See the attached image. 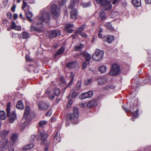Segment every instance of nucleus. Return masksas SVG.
<instances>
[{
    "label": "nucleus",
    "mask_w": 151,
    "mask_h": 151,
    "mask_svg": "<svg viewBox=\"0 0 151 151\" xmlns=\"http://www.w3.org/2000/svg\"><path fill=\"white\" fill-rule=\"evenodd\" d=\"M50 20V14L46 12H41L32 24L30 27V31H37L41 32L43 31L42 22L48 23Z\"/></svg>",
    "instance_id": "obj_1"
},
{
    "label": "nucleus",
    "mask_w": 151,
    "mask_h": 151,
    "mask_svg": "<svg viewBox=\"0 0 151 151\" xmlns=\"http://www.w3.org/2000/svg\"><path fill=\"white\" fill-rule=\"evenodd\" d=\"M29 116L30 117H29V118L32 117L30 112L29 107L27 106L25 110L23 118L20 124V128L21 130H22L24 127L27 125L28 122L27 120V119L29 117Z\"/></svg>",
    "instance_id": "obj_2"
},
{
    "label": "nucleus",
    "mask_w": 151,
    "mask_h": 151,
    "mask_svg": "<svg viewBox=\"0 0 151 151\" xmlns=\"http://www.w3.org/2000/svg\"><path fill=\"white\" fill-rule=\"evenodd\" d=\"M11 106V103L9 102L6 108V111L7 116L8 117H9V122L10 123H13L15 119H16L17 117L15 111H13L11 113H10Z\"/></svg>",
    "instance_id": "obj_3"
},
{
    "label": "nucleus",
    "mask_w": 151,
    "mask_h": 151,
    "mask_svg": "<svg viewBox=\"0 0 151 151\" xmlns=\"http://www.w3.org/2000/svg\"><path fill=\"white\" fill-rule=\"evenodd\" d=\"M50 12L52 16L54 18H55L58 17L59 15V9L58 7L56 4H53L52 2L50 3Z\"/></svg>",
    "instance_id": "obj_4"
},
{
    "label": "nucleus",
    "mask_w": 151,
    "mask_h": 151,
    "mask_svg": "<svg viewBox=\"0 0 151 151\" xmlns=\"http://www.w3.org/2000/svg\"><path fill=\"white\" fill-rule=\"evenodd\" d=\"M121 72L119 66L117 64H114L112 65L109 74L112 76L119 74Z\"/></svg>",
    "instance_id": "obj_5"
},
{
    "label": "nucleus",
    "mask_w": 151,
    "mask_h": 151,
    "mask_svg": "<svg viewBox=\"0 0 151 151\" xmlns=\"http://www.w3.org/2000/svg\"><path fill=\"white\" fill-rule=\"evenodd\" d=\"M104 54V52L99 49L96 50L95 53L93 55L92 58L93 60L96 61L100 60Z\"/></svg>",
    "instance_id": "obj_6"
},
{
    "label": "nucleus",
    "mask_w": 151,
    "mask_h": 151,
    "mask_svg": "<svg viewBox=\"0 0 151 151\" xmlns=\"http://www.w3.org/2000/svg\"><path fill=\"white\" fill-rule=\"evenodd\" d=\"M8 141L5 138H3L0 140V151H2L9 148Z\"/></svg>",
    "instance_id": "obj_7"
},
{
    "label": "nucleus",
    "mask_w": 151,
    "mask_h": 151,
    "mask_svg": "<svg viewBox=\"0 0 151 151\" xmlns=\"http://www.w3.org/2000/svg\"><path fill=\"white\" fill-rule=\"evenodd\" d=\"M48 134L46 133H44L43 132H40L39 133L37 137V139L38 140H42L41 142V145H43L47 139Z\"/></svg>",
    "instance_id": "obj_8"
},
{
    "label": "nucleus",
    "mask_w": 151,
    "mask_h": 151,
    "mask_svg": "<svg viewBox=\"0 0 151 151\" xmlns=\"http://www.w3.org/2000/svg\"><path fill=\"white\" fill-rule=\"evenodd\" d=\"M60 31L57 29L52 30L49 32L48 35L51 38H53L60 35Z\"/></svg>",
    "instance_id": "obj_9"
},
{
    "label": "nucleus",
    "mask_w": 151,
    "mask_h": 151,
    "mask_svg": "<svg viewBox=\"0 0 151 151\" xmlns=\"http://www.w3.org/2000/svg\"><path fill=\"white\" fill-rule=\"evenodd\" d=\"M93 91H90L87 92L82 93L80 96V98L82 99H85L87 98H91L93 96Z\"/></svg>",
    "instance_id": "obj_10"
},
{
    "label": "nucleus",
    "mask_w": 151,
    "mask_h": 151,
    "mask_svg": "<svg viewBox=\"0 0 151 151\" xmlns=\"http://www.w3.org/2000/svg\"><path fill=\"white\" fill-rule=\"evenodd\" d=\"M49 105L46 103L44 102L40 103L38 105V107L40 109L42 110H47L48 107Z\"/></svg>",
    "instance_id": "obj_11"
},
{
    "label": "nucleus",
    "mask_w": 151,
    "mask_h": 151,
    "mask_svg": "<svg viewBox=\"0 0 151 151\" xmlns=\"http://www.w3.org/2000/svg\"><path fill=\"white\" fill-rule=\"evenodd\" d=\"M108 78L106 77H103L99 78L98 79V83L99 85L106 84L108 82Z\"/></svg>",
    "instance_id": "obj_12"
},
{
    "label": "nucleus",
    "mask_w": 151,
    "mask_h": 151,
    "mask_svg": "<svg viewBox=\"0 0 151 151\" xmlns=\"http://www.w3.org/2000/svg\"><path fill=\"white\" fill-rule=\"evenodd\" d=\"M97 105L96 100L89 101L86 102V107L88 108H91L92 107H96Z\"/></svg>",
    "instance_id": "obj_13"
},
{
    "label": "nucleus",
    "mask_w": 151,
    "mask_h": 151,
    "mask_svg": "<svg viewBox=\"0 0 151 151\" xmlns=\"http://www.w3.org/2000/svg\"><path fill=\"white\" fill-rule=\"evenodd\" d=\"M18 137L16 133L12 134L11 137L10 144L13 145L16 141Z\"/></svg>",
    "instance_id": "obj_14"
},
{
    "label": "nucleus",
    "mask_w": 151,
    "mask_h": 151,
    "mask_svg": "<svg viewBox=\"0 0 151 151\" xmlns=\"http://www.w3.org/2000/svg\"><path fill=\"white\" fill-rule=\"evenodd\" d=\"M114 37L111 35H108L105 36L103 38V40L109 43H110L114 40Z\"/></svg>",
    "instance_id": "obj_15"
},
{
    "label": "nucleus",
    "mask_w": 151,
    "mask_h": 151,
    "mask_svg": "<svg viewBox=\"0 0 151 151\" xmlns=\"http://www.w3.org/2000/svg\"><path fill=\"white\" fill-rule=\"evenodd\" d=\"M78 14V11L76 9H73L70 12V17L73 19H76Z\"/></svg>",
    "instance_id": "obj_16"
},
{
    "label": "nucleus",
    "mask_w": 151,
    "mask_h": 151,
    "mask_svg": "<svg viewBox=\"0 0 151 151\" xmlns=\"http://www.w3.org/2000/svg\"><path fill=\"white\" fill-rule=\"evenodd\" d=\"M110 1L108 3L105 4L104 5L102 6H104L103 9L104 10H107L108 11H110L112 7V6L111 4H110Z\"/></svg>",
    "instance_id": "obj_17"
},
{
    "label": "nucleus",
    "mask_w": 151,
    "mask_h": 151,
    "mask_svg": "<svg viewBox=\"0 0 151 151\" xmlns=\"http://www.w3.org/2000/svg\"><path fill=\"white\" fill-rule=\"evenodd\" d=\"M66 2V1L65 0H62L60 2L59 4L60 8L62 9L63 10L65 11H66L67 10V7L65 4Z\"/></svg>",
    "instance_id": "obj_18"
},
{
    "label": "nucleus",
    "mask_w": 151,
    "mask_h": 151,
    "mask_svg": "<svg viewBox=\"0 0 151 151\" xmlns=\"http://www.w3.org/2000/svg\"><path fill=\"white\" fill-rule=\"evenodd\" d=\"M78 66V65L77 64L76 62V61L70 62L68 63L66 65L67 67L70 68H74Z\"/></svg>",
    "instance_id": "obj_19"
},
{
    "label": "nucleus",
    "mask_w": 151,
    "mask_h": 151,
    "mask_svg": "<svg viewBox=\"0 0 151 151\" xmlns=\"http://www.w3.org/2000/svg\"><path fill=\"white\" fill-rule=\"evenodd\" d=\"M81 54L84 56L87 61H89L91 58V55L86 52H83L81 53Z\"/></svg>",
    "instance_id": "obj_20"
},
{
    "label": "nucleus",
    "mask_w": 151,
    "mask_h": 151,
    "mask_svg": "<svg viewBox=\"0 0 151 151\" xmlns=\"http://www.w3.org/2000/svg\"><path fill=\"white\" fill-rule=\"evenodd\" d=\"M115 87L112 84H109L107 85L103 88V90L105 91H107L114 88Z\"/></svg>",
    "instance_id": "obj_21"
},
{
    "label": "nucleus",
    "mask_w": 151,
    "mask_h": 151,
    "mask_svg": "<svg viewBox=\"0 0 151 151\" xmlns=\"http://www.w3.org/2000/svg\"><path fill=\"white\" fill-rule=\"evenodd\" d=\"M54 141L57 143L59 142L60 141L61 137H60L59 134L58 133V132H57L55 134L54 137Z\"/></svg>",
    "instance_id": "obj_22"
},
{
    "label": "nucleus",
    "mask_w": 151,
    "mask_h": 151,
    "mask_svg": "<svg viewBox=\"0 0 151 151\" xmlns=\"http://www.w3.org/2000/svg\"><path fill=\"white\" fill-rule=\"evenodd\" d=\"M11 28L12 29H14L17 31H20L21 29V27L20 26H18L16 25L14 22H13L11 26Z\"/></svg>",
    "instance_id": "obj_23"
},
{
    "label": "nucleus",
    "mask_w": 151,
    "mask_h": 151,
    "mask_svg": "<svg viewBox=\"0 0 151 151\" xmlns=\"http://www.w3.org/2000/svg\"><path fill=\"white\" fill-rule=\"evenodd\" d=\"M73 114L75 118H77L79 116V114L78 108L76 107H75L73 109Z\"/></svg>",
    "instance_id": "obj_24"
},
{
    "label": "nucleus",
    "mask_w": 151,
    "mask_h": 151,
    "mask_svg": "<svg viewBox=\"0 0 151 151\" xmlns=\"http://www.w3.org/2000/svg\"><path fill=\"white\" fill-rule=\"evenodd\" d=\"M132 4L136 7H139L141 4V0H132Z\"/></svg>",
    "instance_id": "obj_25"
},
{
    "label": "nucleus",
    "mask_w": 151,
    "mask_h": 151,
    "mask_svg": "<svg viewBox=\"0 0 151 151\" xmlns=\"http://www.w3.org/2000/svg\"><path fill=\"white\" fill-rule=\"evenodd\" d=\"M26 16L27 20L30 22H32V19L31 18L33 16V14L30 11H28L26 13Z\"/></svg>",
    "instance_id": "obj_26"
},
{
    "label": "nucleus",
    "mask_w": 151,
    "mask_h": 151,
    "mask_svg": "<svg viewBox=\"0 0 151 151\" xmlns=\"http://www.w3.org/2000/svg\"><path fill=\"white\" fill-rule=\"evenodd\" d=\"M96 3L100 4L101 6L104 5L106 3H108L110 2L109 0H96Z\"/></svg>",
    "instance_id": "obj_27"
},
{
    "label": "nucleus",
    "mask_w": 151,
    "mask_h": 151,
    "mask_svg": "<svg viewBox=\"0 0 151 151\" xmlns=\"http://www.w3.org/2000/svg\"><path fill=\"white\" fill-rule=\"evenodd\" d=\"M104 25L110 31H113L114 30V27L112 26V24L110 23H106Z\"/></svg>",
    "instance_id": "obj_28"
},
{
    "label": "nucleus",
    "mask_w": 151,
    "mask_h": 151,
    "mask_svg": "<svg viewBox=\"0 0 151 151\" xmlns=\"http://www.w3.org/2000/svg\"><path fill=\"white\" fill-rule=\"evenodd\" d=\"M16 107L19 109H24V106L21 101H18V104L16 105Z\"/></svg>",
    "instance_id": "obj_29"
},
{
    "label": "nucleus",
    "mask_w": 151,
    "mask_h": 151,
    "mask_svg": "<svg viewBox=\"0 0 151 151\" xmlns=\"http://www.w3.org/2000/svg\"><path fill=\"white\" fill-rule=\"evenodd\" d=\"M64 50L65 49L62 46L56 52L55 54V57L62 54L64 52Z\"/></svg>",
    "instance_id": "obj_30"
},
{
    "label": "nucleus",
    "mask_w": 151,
    "mask_h": 151,
    "mask_svg": "<svg viewBox=\"0 0 151 151\" xmlns=\"http://www.w3.org/2000/svg\"><path fill=\"white\" fill-rule=\"evenodd\" d=\"M106 70V67L104 65H103L100 66L99 68V70L101 73H104Z\"/></svg>",
    "instance_id": "obj_31"
},
{
    "label": "nucleus",
    "mask_w": 151,
    "mask_h": 151,
    "mask_svg": "<svg viewBox=\"0 0 151 151\" xmlns=\"http://www.w3.org/2000/svg\"><path fill=\"white\" fill-rule=\"evenodd\" d=\"M138 110L137 109L134 112H132V119L133 121H134L133 119V118H137L138 117Z\"/></svg>",
    "instance_id": "obj_32"
},
{
    "label": "nucleus",
    "mask_w": 151,
    "mask_h": 151,
    "mask_svg": "<svg viewBox=\"0 0 151 151\" xmlns=\"http://www.w3.org/2000/svg\"><path fill=\"white\" fill-rule=\"evenodd\" d=\"M0 118L2 120H4L6 118L5 112L4 111H0Z\"/></svg>",
    "instance_id": "obj_33"
},
{
    "label": "nucleus",
    "mask_w": 151,
    "mask_h": 151,
    "mask_svg": "<svg viewBox=\"0 0 151 151\" xmlns=\"http://www.w3.org/2000/svg\"><path fill=\"white\" fill-rule=\"evenodd\" d=\"M75 76V74L71 72L70 73V79L71 80L70 82L69 83L67 86H70L72 84V82H73V80Z\"/></svg>",
    "instance_id": "obj_34"
},
{
    "label": "nucleus",
    "mask_w": 151,
    "mask_h": 151,
    "mask_svg": "<svg viewBox=\"0 0 151 151\" xmlns=\"http://www.w3.org/2000/svg\"><path fill=\"white\" fill-rule=\"evenodd\" d=\"M9 130H8L7 131L5 130H3L1 132L0 135L2 137H6L8 135L9 133Z\"/></svg>",
    "instance_id": "obj_35"
},
{
    "label": "nucleus",
    "mask_w": 151,
    "mask_h": 151,
    "mask_svg": "<svg viewBox=\"0 0 151 151\" xmlns=\"http://www.w3.org/2000/svg\"><path fill=\"white\" fill-rule=\"evenodd\" d=\"M83 45L81 44L79 45H78L75 46L74 50L76 51H78L81 50L83 47Z\"/></svg>",
    "instance_id": "obj_36"
},
{
    "label": "nucleus",
    "mask_w": 151,
    "mask_h": 151,
    "mask_svg": "<svg viewBox=\"0 0 151 151\" xmlns=\"http://www.w3.org/2000/svg\"><path fill=\"white\" fill-rule=\"evenodd\" d=\"M105 12L104 10H101L99 13V17L101 18L102 20L105 19Z\"/></svg>",
    "instance_id": "obj_37"
},
{
    "label": "nucleus",
    "mask_w": 151,
    "mask_h": 151,
    "mask_svg": "<svg viewBox=\"0 0 151 151\" xmlns=\"http://www.w3.org/2000/svg\"><path fill=\"white\" fill-rule=\"evenodd\" d=\"M86 27L85 25H82L80 27L78 28L76 31V33H80L81 32H82V31Z\"/></svg>",
    "instance_id": "obj_38"
},
{
    "label": "nucleus",
    "mask_w": 151,
    "mask_h": 151,
    "mask_svg": "<svg viewBox=\"0 0 151 151\" xmlns=\"http://www.w3.org/2000/svg\"><path fill=\"white\" fill-rule=\"evenodd\" d=\"M74 0H71L68 7L70 9H73L75 6Z\"/></svg>",
    "instance_id": "obj_39"
},
{
    "label": "nucleus",
    "mask_w": 151,
    "mask_h": 151,
    "mask_svg": "<svg viewBox=\"0 0 151 151\" xmlns=\"http://www.w3.org/2000/svg\"><path fill=\"white\" fill-rule=\"evenodd\" d=\"M81 5L83 8H86L90 6H91V4L90 2L82 3H81Z\"/></svg>",
    "instance_id": "obj_40"
},
{
    "label": "nucleus",
    "mask_w": 151,
    "mask_h": 151,
    "mask_svg": "<svg viewBox=\"0 0 151 151\" xmlns=\"http://www.w3.org/2000/svg\"><path fill=\"white\" fill-rule=\"evenodd\" d=\"M150 76H148V78L144 80L143 81L144 83H142V85H144L145 84L150 83L151 82V80L150 79Z\"/></svg>",
    "instance_id": "obj_41"
},
{
    "label": "nucleus",
    "mask_w": 151,
    "mask_h": 151,
    "mask_svg": "<svg viewBox=\"0 0 151 151\" xmlns=\"http://www.w3.org/2000/svg\"><path fill=\"white\" fill-rule=\"evenodd\" d=\"M25 8H27V9H29V6L27 4V3L25 1H23V6L22 9H24Z\"/></svg>",
    "instance_id": "obj_42"
},
{
    "label": "nucleus",
    "mask_w": 151,
    "mask_h": 151,
    "mask_svg": "<svg viewBox=\"0 0 151 151\" xmlns=\"http://www.w3.org/2000/svg\"><path fill=\"white\" fill-rule=\"evenodd\" d=\"M22 38L23 39L27 38L29 36V34L28 32H22Z\"/></svg>",
    "instance_id": "obj_43"
},
{
    "label": "nucleus",
    "mask_w": 151,
    "mask_h": 151,
    "mask_svg": "<svg viewBox=\"0 0 151 151\" xmlns=\"http://www.w3.org/2000/svg\"><path fill=\"white\" fill-rule=\"evenodd\" d=\"M73 114L71 113L69 114L67 117V119H68L70 120H72L73 119L74 117V116H73Z\"/></svg>",
    "instance_id": "obj_44"
},
{
    "label": "nucleus",
    "mask_w": 151,
    "mask_h": 151,
    "mask_svg": "<svg viewBox=\"0 0 151 151\" xmlns=\"http://www.w3.org/2000/svg\"><path fill=\"white\" fill-rule=\"evenodd\" d=\"M47 123V122L43 120L40 121L39 124V126L40 127H42L45 125Z\"/></svg>",
    "instance_id": "obj_45"
},
{
    "label": "nucleus",
    "mask_w": 151,
    "mask_h": 151,
    "mask_svg": "<svg viewBox=\"0 0 151 151\" xmlns=\"http://www.w3.org/2000/svg\"><path fill=\"white\" fill-rule=\"evenodd\" d=\"M92 80L91 79H89L86 80L85 81L84 84L85 86H88L91 83Z\"/></svg>",
    "instance_id": "obj_46"
},
{
    "label": "nucleus",
    "mask_w": 151,
    "mask_h": 151,
    "mask_svg": "<svg viewBox=\"0 0 151 151\" xmlns=\"http://www.w3.org/2000/svg\"><path fill=\"white\" fill-rule=\"evenodd\" d=\"M53 92L55 96H57L59 94L60 91L58 88H55L53 90Z\"/></svg>",
    "instance_id": "obj_47"
},
{
    "label": "nucleus",
    "mask_w": 151,
    "mask_h": 151,
    "mask_svg": "<svg viewBox=\"0 0 151 151\" xmlns=\"http://www.w3.org/2000/svg\"><path fill=\"white\" fill-rule=\"evenodd\" d=\"M71 92L72 93V94L71 96V97L72 98H75L78 95V93L75 92L74 91V89H72L71 91Z\"/></svg>",
    "instance_id": "obj_48"
},
{
    "label": "nucleus",
    "mask_w": 151,
    "mask_h": 151,
    "mask_svg": "<svg viewBox=\"0 0 151 151\" xmlns=\"http://www.w3.org/2000/svg\"><path fill=\"white\" fill-rule=\"evenodd\" d=\"M34 147V145L33 144H30L28 145H27L25 147V149H30L32 148H33Z\"/></svg>",
    "instance_id": "obj_49"
},
{
    "label": "nucleus",
    "mask_w": 151,
    "mask_h": 151,
    "mask_svg": "<svg viewBox=\"0 0 151 151\" xmlns=\"http://www.w3.org/2000/svg\"><path fill=\"white\" fill-rule=\"evenodd\" d=\"M73 26V25L72 24H68L65 26V30H67L70 29Z\"/></svg>",
    "instance_id": "obj_50"
},
{
    "label": "nucleus",
    "mask_w": 151,
    "mask_h": 151,
    "mask_svg": "<svg viewBox=\"0 0 151 151\" xmlns=\"http://www.w3.org/2000/svg\"><path fill=\"white\" fill-rule=\"evenodd\" d=\"M81 82L80 81H78L77 83V84L76 86V90H78L80 88L81 86Z\"/></svg>",
    "instance_id": "obj_51"
},
{
    "label": "nucleus",
    "mask_w": 151,
    "mask_h": 151,
    "mask_svg": "<svg viewBox=\"0 0 151 151\" xmlns=\"http://www.w3.org/2000/svg\"><path fill=\"white\" fill-rule=\"evenodd\" d=\"M52 111L51 110H50L46 114L45 116H47L49 117L52 114Z\"/></svg>",
    "instance_id": "obj_52"
},
{
    "label": "nucleus",
    "mask_w": 151,
    "mask_h": 151,
    "mask_svg": "<svg viewBox=\"0 0 151 151\" xmlns=\"http://www.w3.org/2000/svg\"><path fill=\"white\" fill-rule=\"evenodd\" d=\"M86 103H81L80 104V106L81 107H86Z\"/></svg>",
    "instance_id": "obj_53"
},
{
    "label": "nucleus",
    "mask_w": 151,
    "mask_h": 151,
    "mask_svg": "<svg viewBox=\"0 0 151 151\" xmlns=\"http://www.w3.org/2000/svg\"><path fill=\"white\" fill-rule=\"evenodd\" d=\"M87 66L86 63V62H84L82 64V69H85Z\"/></svg>",
    "instance_id": "obj_54"
},
{
    "label": "nucleus",
    "mask_w": 151,
    "mask_h": 151,
    "mask_svg": "<svg viewBox=\"0 0 151 151\" xmlns=\"http://www.w3.org/2000/svg\"><path fill=\"white\" fill-rule=\"evenodd\" d=\"M80 35L84 37V38H86L87 37V35L85 34L83 32H81L80 33Z\"/></svg>",
    "instance_id": "obj_55"
},
{
    "label": "nucleus",
    "mask_w": 151,
    "mask_h": 151,
    "mask_svg": "<svg viewBox=\"0 0 151 151\" xmlns=\"http://www.w3.org/2000/svg\"><path fill=\"white\" fill-rule=\"evenodd\" d=\"M6 15L7 17L9 19H10L12 17V14L10 12H8L6 13Z\"/></svg>",
    "instance_id": "obj_56"
},
{
    "label": "nucleus",
    "mask_w": 151,
    "mask_h": 151,
    "mask_svg": "<svg viewBox=\"0 0 151 151\" xmlns=\"http://www.w3.org/2000/svg\"><path fill=\"white\" fill-rule=\"evenodd\" d=\"M72 100H70L69 101L67 105V107L68 108H69L72 105Z\"/></svg>",
    "instance_id": "obj_57"
},
{
    "label": "nucleus",
    "mask_w": 151,
    "mask_h": 151,
    "mask_svg": "<svg viewBox=\"0 0 151 151\" xmlns=\"http://www.w3.org/2000/svg\"><path fill=\"white\" fill-rule=\"evenodd\" d=\"M16 7V5L15 4H14L11 8V10L13 12H14L15 11V9Z\"/></svg>",
    "instance_id": "obj_58"
},
{
    "label": "nucleus",
    "mask_w": 151,
    "mask_h": 151,
    "mask_svg": "<svg viewBox=\"0 0 151 151\" xmlns=\"http://www.w3.org/2000/svg\"><path fill=\"white\" fill-rule=\"evenodd\" d=\"M26 59L27 61H30L31 60L29 58V57L27 55H26Z\"/></svg>",
    "instance_id": "obj_59"
},
{
    "label": "nucleus",
    "mask_w": 151,
    "mask_h": 151,
    "mask_svg": "<svg viewBox=\"0 0 151 151\" xmlns=\"http://www.w3.org/2000/svg\"><path fill=\"white\" fill-rule=\"evenodd\" d=\"M145 2L146 4H150L151 3V0H145Z\"/></svg>",
    "instance_id": "obj_60"
},
{
    "label": "nucleus",
    "mask_w": 151,
    "mask_h": 151,
    "mask_svg": "<svg viewBox=\"0 0 151 151\" xmlns=\"http://www.w3.org/2000/svg\"><path fill=\"white\" fill-rule=\"evenodd\" d=\"M18 17V15L17 14H15L13 15V18L14 20L16 19Z\"/></svg>",
    "instance_id": "obj_61"
},
{
    "label": "nucleus",
    "mask_w": 151,
    "mask_h": 151,
    "mask_svg": "<svg viewBox=\"0 0 151 151\" xmlns=\"http://www.w3.org/2000/svg\"><path fill=\"white\" fill-rule=\"evenodd\" d=\"M36 137V136L35 135H32L31 136V138H30V140L32 141Z\"/></svg>",
    "instance_id": "obj_62"
},
{
    "label": "nucleus",
    "mask_w": 151,
    "mask_h": 151,
    "mask_svg": "<svg viewBox=\"0 0 151 151\" xmlns=\"http://www.w3.org/2000/svg\"><path fill=\"white\" fill-rule=\"evenodd\" d=\"M50 93V91L49 89H47V90H46L45 92V93L47 94H49Z\"/></svg>",
    "instance_id": "obj_63"
},
{
    "label": "nucleus",
    "mask_w": 151,
    "mask_h": 151,
    "mask_svg": "<svg viewBox=\"0 0 151 151\" xmlns=\"http://www.w3.org/2000/svg\"><path fill=\"white\" fill-rule=\"evenodd\" d=\"M49 98L51 99H53L54 98V96L53 95L51 94L49 96Z\"/></svg>",
    "instance_id": "obj_64"
}]
</instances>
